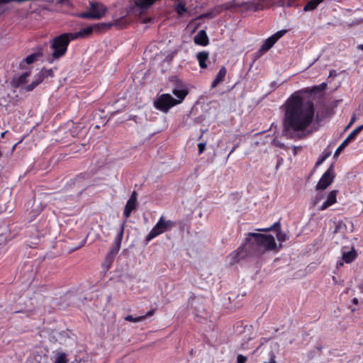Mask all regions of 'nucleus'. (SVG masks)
Wrapping results in <instances>:
<instances>
[{
    "label": "nucleus",
    "mask_w": 363,
    "mask_h": 363,
    "mask_svg": "<svg viewBox=\"0 0 363 363\" xmlns=\"http://www.w3.org/2000/svg\"><path fill=\"white\" fill-rule=\"evenodd\" d=\"M327 84L295 91L282 106L284 116L282 120L283 134L288 138L297 135L301 138L299 133L304 132L312 123L315 116V106L312 100L305 101L301 94H313L323 91Z\"/></svg>",
    "instance_id": "f257e3e1"
},
{
    "label": "nucleus",
    "mask_w": 363,
    "mask_h": 363,
    "mask_svg": "<svg viewBox=\"0 0 363 363\" xmlns=\"http://www.w3.org/2000/svg\"><path fill=\"white\" fill-rule=\"evenodd\" d=\"M276 247L277 244L272 235L249 233L245 243L233 251L227 258L233 265L248 257H260L266 252L274 250Z\"/></svg>",
    "instance_id": "f03ea898"
},
{
    "label": "nucleus",
    "mask_w": 363,
    "mask_h": 363,
    "mask_svg": "<svg viewBox=\"0 0 363 363\" xmlns=\"http://www.w3.org/2000/svg\"><path fill=\"white\" fill-rule=\"evenodd\" d=\"M73 40L69 33L61 34L52 39L50 48L53 50L51 57L48 58L49 63H52L55 60L62 57L67 52L70 41Z\"/></svg>",
    "instance_id": "7ed1b4c3"
},
{
    "label": "nucleus",
    "mask_w": 363,
    "mask_h": 363,
    "mask_svg": "<svg viewBox=\"0 0 363 363\" xmlns=\"http://www.w3.org/2000/svg\"><path fill=\"white\" fill-rule=\"evenodd\" d=\"M176 226L175 222L170 220H165L163 216H161L155 224V225L152 228L150 232L146 237V242L148 243L150 240L160 235V234L171 230L172 228Z\"/></svg>",
    "instance_id": "20e7f679"
},
{
    "label": "nucleus",
    "mask_w": 363,
    "mask_h": 363,
    "mask_svg": "<svg viewBox=\"0 0 363 363\" xmlns=\"http://www.w3.org/2000/svg\"><path fill=\"white\" fill-rule=\"evenodd\" d=\"M153 105L157 110L167 113L177 104L175 99L170 94H162L157 97Z\"/></svg>",
    "instance_id": "39448f33"
},
{
    "label": "nucleus",
    "mask_w": 363,
    "mask_h": 363,
    "mask_svg": "<svg viewBox=\"0 0 363 363\" xmlns=\"http://www.w3.org/2000/svg\"><path fill=\"white\" fill-rule=\"evenodd\" d=\"M106 12V8L102 4L91 2L89 11L81 13L79 16L85 19H99Z\"/></svg>",
    "instance_id": "423d86ee"
},
{
    "label": "nucleus",
    "mask_w": 363,
    "mask_h": 363,
    "mask_svg": "<svg viewBox=\"0 0 363 363\" xmlns=\"http://www.w3.org/2000/svg\"><path fill=\"white\" fill-rule=\"evenodd\" d=\"M335 177L334 165L331 164L319 179L315 188L317 190H324L330 185Z\"/></svg>",
    "instance_id": "0eeeda50"
},
{
    "label": "nucleus",
    "mask_w": 363,
    "mask_h": 363,
    "mask_svg": "<svg viewBox=\"0 0 363 363\" xmlns=\"http://www.w3.org/2000/svg\"><path fill=\"white\" fill-rule=\"evenodd\" d=\"M172 94L177 97L175 99L177 104L179 105L183 102L189 94V90L183 82L179 79H175L174 87L172 89Z\"/></svg>",
    "instance_id": "6e6552de"
},
{
    "label": "nucleus",
    "mask_w": 363,
    "mask_h": 363,
    "mask_svg": "<svg viewBox=\"0 0 363 363\" xmlns=\"http://www.w3.org/2000/svg\"><path fill=\"white\" fill-rule=\"evenodd\" d=\"M286 33V30H281L267 38L261 45L259 52L264 53L268 51Z\"/></svg>",
    "instance_id": "1a4fd4ad"
},
{
    "label": "nucleus",
    "mask_w": 363,
    "mask_h": 363,
    "mask_svg": "<svg viewBox=\"0 0 363 363\" xmlns=\"http://www.w3.org/2000/svg\"><path fill=\"white\" fill-rule=\"evenodd\" d=\"M48 354L45 350L39 347L33 351L26 363H48Z\"/></svg>",
    "instance_id": "9d476101"
},
{
    "label": "nucleus",
    "mask_w": 363,
    "mask_h": 363,
    "mask_svg": "<svg viewBox=\"0 0 363 363\" xmlns=\"http://www.w3.org/2000/svg\"><path fill=\"white\" fill-rule=\"evenodd\" d=\"M266 4V0H254L240 3L238 6L242 7L247 11H258L264 9Z\"/></svg>",
    "instance_id": "9b49d317"
},
{
    "label": "nucleus",
    "mask_w": 363,
    "mask_h": 363,
    "mask_svg": "<svg viewBox=\"0 0 363 363\" xmlns=\"http://www.w3.org/2000/svg\"><path fill=\"white\" fill-rule=\"evenodd\" d=\"M137 207V192L133 191L130 195V197L128 200L124 211H123V216L125 219L128 218L130 216L131 213L134 211Z\"/></svg>",
    "instance_id": "f8f14e48"
},
{
    "label": "nucleus",
    "mask_w": 363,
    "mask_h": 363,
    "mask_svg": "<svg viewBox=\"0 0 363 363\" xmlns=\"http://www.w3.org/2000/svg\"><path fill=\"white\" fill-rule=\"evenodd\" d=\"M337 190L331 191L327 196L326 200L319 208L320 211H324L337 202Z\"/></svg>",
    "instance_id": "ddd939ff"
},
{
    "label": "nucleus",
    "mask_w": 363,
    "mask_h": 363,
    "mask_svg": "<svg viewBox=\"0 0 363 363\" xmlns=\"http://www.w3.org/2000/svg\"><path fill=\"white\" fill-rule=\"evenodd\" d=\"M93 32V27L92 26H87L86 28H84L81 29L79 31L76 33H69L71 35V38H72L73 40L77 39V38H82L87 37L90 35Z\"/></svg>",
    "instance_id": "4468645a"
},
{
    "label": "nucleus",
    "mask_w": 363,
    "mask_h": 363,
    "mask_svg": "<svg viewBox=\"0 0 363 363\" xmlns=\"http://www.w3.org/2000/svg\"><path fill=\"white\" fill-rule=\"evenodd\" d=\"M194 43L197 45L206 46L208 44V38L205 30H201L194 37Z\"/></svg>",
    "instance_id": "2eb2a0df"
},
{
    "label": "nucleus",
    "mask_w": 363,
    "mask_h": 363,
    "mask_svg": "<svg viewBox=\"0 0 363 363\" xmlns=\"http://www.w3.org/2000/svg\"><path fill=\"white\" fill-rule=\"evenodd\" d=\"M45 78V75L43 73H39L36 77V79L30 84L24 86L23 89L26 91H33L37 86L43 82Z\"/></svg>",
    "instance_id": "dca6fc26"
},
{
    "label": "nucleus",
    "mask_w": 363,
    "mask_h": 363,
    "mask_svg": "<svg viewBox=\"0 0 363 363\" xmlns=\"http://www.w3.org/2000/svg\"><path fill=\"white\" fill-rule=\"evenodd\" d=\"M357 257V252L354 248L349 251H342V259L345 263L352 262Z\"/></svg>",
    "instance_id": "f3484780"
},
{
    "label": "nucleus",
    "mask_w": 363,
    "mask_h": 363,
    "mask_svg": "<svg viewBox=\"0 0 363 363\" xmlns=\"http://www.w3.org/2000/svg\"><path fill=\"white\" fill-rule=\"evenodd\" d=\"M226 73H227L226 68L224 66L221 67L220 68L218 72L217 73L215 79L212 82V84L211 86V88L216 87L219 83L223 82L226 75Z\"/></svg>",
    "instance_id": "a211bd4d"
},
{
    "label": "nucleus",
    "mask_w": 363,
    "mask_h": 363,
    "mask_svg": "<svg viewBox=\"0 0 363 363\" xmlns=\"http://www.w3.org/2000/svg\"><path fill=\"white\" fill-rule=\"evenodd\" d=\"M197 60L199 62V65L201 68L206 69L208 65L206 64L207 60H208V52L206 51H201L198 52L196 55Z\"/></svg>",
    "instance_id": "6ab92c4d"
},
{
    "label": "nucleus",
    "mask_w": 363,
    "mask_h": 363,
    "mask_svg": "<svg viewBox=\"0 0 363 363\" xmlns=\"http://www.w3.org/2000/svg\"><path fill=\"white\" fill-rule=\"evenodd\" d=\"M30 75V72H26L21 75H20L17 79L13 80V86L16 88L21 86V85L26 84L28 81V77Z\"/></svg>",
    "instance_id": "aec40b11"
},
{
    "label": "nucleus",
    "mask_w": 363,
    "mask_h": 363,
    "mask_svg": "<svg viewBox=\"0 0 363 363\" xmlns=\"http://www.w3.org/2000/svg\"><path fill=\"white\" fill-rule=\"evenodd\" d=\"M324 0H310L306 3L304 6L303 11H310L315 10L318 6L323 2Z\"/></svg>",
    "instance_id": "412c9836"
},
{
    "label": "nucleus",
    "mask_w": 363,
    "mask_h": 363,
    "mask_svg": "<svg viewBox=\"0 0 363 363\" xmlns=\"http://www.w3.org/2000/svg\"><path fill=\"white\" fill-rule=\"evenodd\" d=\"M174 9L179 16H182L188 11V9L184 1H179L177 4L174 6Z\"/></svg>",
    "instance_id": "4be33fe9"
},
{
    "label": "nucleus",
    "mask_w": 363,
    "mask_h": 363,
    "mask_svg": "<svg viewBox=\"0 0 363 363\" xmlns=\"http://www.w3.org/2000/svg\"><path fill=\"white\" fill-rule=\"evenodd\" d=\"M352 141L354 140L347 136L335 150L334 157H337L340 153Z\"/></svg>",
    "instance_id": "5701e85b"
},
{
    "label": "nucleus",
    "mask_w": 363,
    "mask_h": 363,
    "mask_svg": "<svg viewBox=\"0 0 363 363\" xmlns=\"http://www.w3.org/2000/svg\"><path fill=\"white\" fill-rule=\"evenodd\" d=\"M67 354L64 352H57L54 363H68Z\"/></svg>",
    "instance_id": "b1692460"
},
{
    "label": "nucleus",
    "mask_w": 363,
    "mask_h": 363,
    "mask_svg": "<svg viewBox=\"0 0 363 363\" xmlns=\"http://www.w3.org/2000/svg\"><path fill=\"white\" fill-rule=\"evenodd\" d=\"M123 233H124V223H123V225H121L120 231L118 232V235L115 240V242H116V249H115L116 253L120 249V246H121Z\"/></svg>",
    "instance_id": "393cba45"
},
{
    "label": "nucleus",
    "mask_w": 363,
    "mask_h": 363,
    "mask_svg": "<svg viewBox=\"0 0 363 363\" xmlns=\"http://www.w3.org/2000/svg\"><path fill=\"white\" fill-rule=\"evenodd\" d=\"M257 230L258 231H262V232H269V231L274 230V231L277 232L278 230H281V224H280V223L279 221L278 222H275L269 228L257 229Z\"/></svg>",
    "instance_id": "a878e982"
},
{
    "label": "nucleus",
    "mask_w": 363,
    "mask_h": 363,
    "mask_svg": "<svg viewBox=\"0 0 363 363\" xmlns=\"http://www.w3.org/2000/svg\"><path fill=\"white\" fill-rule=\"evenodd\" d=\"M297 0H279L278 1V6H287V7H291L295 6V2Z\"/></svg>",
    "instance_id": "bb28decb"
},
{
    "label": "nucleus",
    "mask_w": 363,
    "mask_h": 363,
    "mask_svg": "<svg viewBox=\"0 0 363 363\" xmlns=\"http://www.w3.org/2000/svg\"><path fill=\"white\" fill-rule=\"evenodd\" d=\"M331 155V152L330 151H323L322 155L318 159V160L315 163V166L318 167L330 155Z\"/></svg>",
    "instance_id": "cd10ccee"
},
{
    "label": "nucleus",
    "mask_w": 363,
    "mask_h": 363,
    "mask_svg": "<svg viewBox=\"0 0 363 363\" xmlns=\"http://www.w3.org/2000/svg\"><path fill=\"white\" fill-rule=\"evenodd\" d=\"M40 56V54L39 53H33V54H31L28 56H27L24 60L23 61L28 64V65H30V64H32L36 60H37V57Z\"/></svg>",
    "instance_id": "c85d7f7f"
},
{
    "label": "nucleus",
    "mask_w": 363,
    "mask_h": 363,
    "mask_svg": "<svg viewBox=\"0 0 363 363\" xmlns=\"http://www.w3.org/2000/svg\"><path fill=\"white\" fill-rule=\"evenodd\" d=\"M363 130V124L354 129L347 136L354 140L357 135Z\"/></svg>",
    "instance_id": "c756f323"
},
{
    "label": "nucleus",
    "mask_w": 363,
    "mask_h": 363,
    "mask_svg": "<svg viewBox=\"0 0 363 363\" xmlns=\"http://www.w3.org/2000/svg\"><path fill=\"white\" fill-rule=\"evenodd\" d=\"M125 320L126 321H129V322L138 323V322H140L142 320H145V317H142L141 315L140 316H138V317H133L131 315H128L125 317Z\"/></svg>",
    "instance_id": "7c9ffc66"
},
{
    "label": "nucleus",
    "mask_w": 363,
    "mask_h": 363,
    "mask_svg": "<svg viewBox=\"0 0 363 363\" xmlns=\"http://www.w3.org/2000/svg\"><path fill=\"white\" fill-rule=\"evenodd\" d=\"M238 4H235V3L234 2V1H231V2H227V3L224 4H223V5H222V8H223L224 10H225V11H227V10H230V9H232L233 8H235V7L239 8V7L238 6Z\"/></svg>",
    "instance_id": "2f4dec72"
},
{
    "label": "nucleus",
    "mask_w": 363,
    "mask_h": 363,
    "mask_svg": "<svg viewBox=\"0 0 363 363\" xmlns=\"http://www.w3.org/2000/svg\"><path fill=\"white\" fill-rule=\"evenodd\" d=\"M276 237L279 241L284 242L286 240V235L281 230H278L276 233Z\"/></svg>",
    "instance_id": "473e14b6"
},
{
    "label": "nucleus",
    "mask_w": 363,
    "mask_h": 363,
    "mask_svg": "<svg viewBox=\"0 0 363 363\" xmlns=\"http://www.w3.org/2000/svg\"><path fill=\"white\" fill-rule=\"evenodd\" d=\"M323 198V196L322 194H317L313 201V206L317 205Z\"/></svg>",
    "instance_id": "72a5a7b5"
},
{
    "label": "nucleus",
    "mask_w": 363,
    "mask_h": 363,
    "mask_svg": "<svg viewBox=\"0 0 363 363\" xmlns=\"http://www.w3.org/2000/svg\"><path fill=\"white\" fill-rule=\"evenodd\" d=\"M269 359H270L269 362H264V363H277L276 360H275L276 355H275V353L272 350L269 352Z\"/></svg>",
    "instance_id": "f704fd0d"
},
{
    "label": "nucleus",
    "mask_w": 363,
    "mask_h": 363,
    "mask_svg": "<svg viewBox=\"0 0 363 363\" xmlns=\"http://www.w3.org/2000/svg\"><path fill=\"white\" fill-rule=\"evenodd\" d=\"M247 357L242 354H238L237 357V363H246Z\"/></svg>",
    "instance_id": "c9c22d12"
},
{
    "label": "nucleus",
    "mask_w": 363,
    "mask_h": 363,
    "mask_svg": "<svg viewBox=\"0 0 363 363\" xmlns=\"http://www.w3.org/2000/svg\"><path fill=\"white\" fill-rule=\"evenodd\" d=\"M206 148L205 143H200L198 144L199 154L201 155L203 152Z\"/></svg>",
    "instance_id": "e433bc0d"
},
{
    "label": "nucleus",
    "mask_w": 363,
    "mask_h": 363,
    "mask_svg": "<svg viewBox=\"0 0 363 363\" xmlns=\"http://www.w3.org/2000/svg\"><path fill=\"white\" fill-rule=\"evenodd\" d=\"M40 73H43L45 75V77H48L49 76H52V70L51 69H43Z\"/></svg>",
    "instance_id": "4c0bfd02"
},
{
    "label": "nucleus",
    "mask_w": 363,
    "mask_h": 363,
    "mask_svg": "<svg viewBox=\"0 0 363 363\" xmlns=\"http://www.w3.org/2000/svg\"><path fill=\"white\" fill-rule=\"evenodd\" d=\"M155 312V309H152V310H150L149 311H147L145 315H141V316L145 317V319H146L147 318L153 315Z\"/></svg>",
    "instance_id": "58836bf2"
},
{
    "label": "nucleus",
    "mask_w": 363,
    "mask_h": 363,
    "mask_svg": "<svg viewBox=\"0 0 363 363\" xmlns=\"http://www.w3.org/2000/svg\"><path fill=\"white\" fill-rule=\"evenodd\" d=\"M284 163V159L282 157H279L278 159H277V165H276V169L277 170L278 168L282 165Z\"/></svg>",
    "instance_id": "ea45409f"
},
{
    "label": "nucleus",
    "mask_w": 363,
    "mask_h": 363,
    "mask_svg": "<svg viewBox=\"0 0 363 363\" xmlns=\"http://www.w3.org/2000/svg\"><path fill=\"white\" fill-rule=\"evenodd\" d=\"M301 147L294 146V147H293V154H294V155H297V153H298V151L299 150H301Z\"/></svg>",
    "instance_id": "a19ab883"
},
{
    "label": "nucleus",
    "mask_w": 363,
    "mask_h": 363,
    "mask_svg": "<svg viewBox=\"0 0 363 363\" xmlns=\"http://www.w3.org/2000/svg\"><path fill=\"white\" fill-rule=\"evenodd\" d=\"M352 303L355 305H357L359 303V301H358V298H354L352 299Z\"/></svg>",
    "instance_id": "79ce46f5"
},
{
    "label": "nucleus",
    "mask_w": 363,
    "mask_h": 363,
    "mask_svg": "<svg viewBox=\"0 0 363 363\" xmlns=\"http://www.w3.org/2000/svg\"><path fill=\"white\" fill-rule=\"evenodd\" d=\"M354 121H355V116H354L352 118V119H351V121H350V123H349V125H348V127H349V126H350V125H352Z\"/></svg>",
    "instance_id": "37998d69"
},
{
    "label": "nucleus",
    "mask_w": 363,
    "mask_h": 363,
    "mask_svg": "<svg viewBox=\"0 0 363 363\" xmlns=\"http://www.w3.org/2000/svg\"><path fill=\"white\" fill-rule=\"evenodd\" d=\"M236 147H234L231 150L230 152H229L228 155V158L230 157V155L235 151Z\"/></svg>",
    "instance_id": "c03bdc74"
},
{
    "label": "nucleus",
    "mask_w": 363,
    "mask_h": 363,
    "mask_svg": "<svg viewBox=\"0 0 363 363\" xmlns=\"http://www.w3.org/2000/svg\"><path fill=\"white\" fill-rule=\"evenodd\" d=\"M357 49L363 50V44H359L357 45Z\"/></svg>",
    "instance_id": "a18cd8bd"
},
{
    "label": "nucleus",
    "mask_w": 363,
    "mask_h": 363,
    "mask_svg": "<svg viewBox=\"0 0 363 363\" xmlns=\"http://www.w3.org/2000/svg\"><path fill=\"white\" fill-rule=\"evenodd\" d=\"M269 340L267 339V338H262L261 339V341H262V344H263L264 342H267Z\"/></svg>",
    "instance_id": "49530a36"
},
{
    "label": "nucleus",
    "mask_w": 363,
    "mask_h": 363,
    "mask_svg": "<svg viewBox=\"0 0 363 363\" xmlns=\"http://www.w3.org/2000/svg\"><path fill=\"white\" fill-rule=\"evenodd\" d=\"M5 133H6V132L1 133V138H4V135H5Z\"/></svg>",
    "instance_id": "de8ad7c7"
},
{
    "label": "nucleus",
    "mask_w": 363,
    "mask_h": 363,
    "mask_svg": "<svg viewBox=\"0 0 363 363\" xmlns=\"http://www.w3.org/2000/svg\"><path fill=\"white\" fill-rule=\"evenodd\" d=\"M85 242V241H83V242ZM83 245H84V243H82V244H81L78 247H76V249H78V248H79V247H82V246H83Z\"/></svg>",
    "instance_id": "09e8293b"
},
{
    "label": "nucleus",
    "mask_w": 363,
    "mask_h": 363,
    "mask_svg": "<svg viewBox=\"0 0 363 363\" xmlns=\"http://www.w3.org/2000/svg\"><path fill=\"white\" fill-rule=\"evenodd\" d=\"M21 142V140L20 142H18V143L15 144V145H14V146L13 147V149H14V148L16 147V145H17L18 143H20Z\"/></svg>",
    "instance_id": "8fccbe9b"
},
{
    "label": "nucleus",
    "mask_w": 363,
    "mask_h": 363,
    "mask_svg": "<svg viewBox=\"0 0 363 363\" xmlns=\"http://www.w3.org/2000/svg\"><path fill=\"white\" fill-rule=\"evenodd\" d=\"M279 146L280 147H282L284 146V145H283V144H281V145H279Z\"/></svg>",
    "instance_id": "3c124183"
},
{
    "label": "nucleus",
    "mask_w": 363,
    "mask_h": 363,
    "mask_svg": "<svg viewBox=\"0 0 363 363\" xmlns=\"http://www.w3.org/2000/svg\"><path fill=\"white\" fill-rule=\"evenodd\" d=\"M2 157V152L0 151V158Z\"/></svg>",
    "instance_id": "603ef678"
},
{
    "label": "nucleus",
    "mask_w": 363,
    "mask_h": 363,
    "mask_svg": "<svg viewBox=\"0 0 363 363\" xmlns=\"http://www.w3.org/2000/svg\"><path fill=\"white\" fill-rule=\"evenodd\" d=\"M275 346H276L277 347H279V345H278V343H276V344H275Z\"/></svg>",
    "instance_id": "864d4df0"
}]
</instances>
